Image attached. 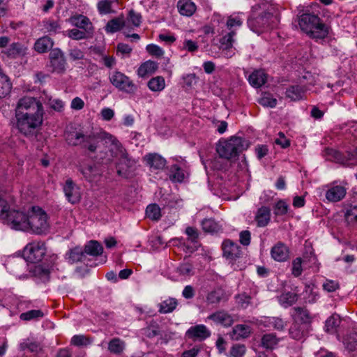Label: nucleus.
Here are the masks:
<instances>
[{
    "label": "nucleus",
    "instance_id": "obj_1",
    "mask_svg": "<svg viewBox=\"0 0 357 357\" xmlns=\"http://www.w3.org/2000/svg\"><path fill=\"white\" fill-rule=\"evenodd\" d=\"M66 139L68 144L72 146H80L82 149L90 153H95L100 142L110 144V152L113 157L117 158L119 162L116 164L117 174L121 176H126L129 167L130 160L125 149L119 141L104 130H79L66 134Z\"/></svg>",
    "mask_w": 357,
    "mask_h": 357
},
{
    "label": "nucleus",
    "instance_id": "obj_2",
    "mask_svg": "<svg viewBox=\"0 0 357 357\" xmlns=\"http://www.w3.org/2000/svg\"><path fill=\"white\" fill-rule=\"evenodd\" d=\"M43 115V106L39 100L30 96L20 98L15 108L17 129L25 135L33 133L42 125Z\"/></svg>",
    "mask_w": 357,
    "mask_h": 357
},
{
    "label": "nucleus",
    "instance_id": "obj_3",
    "mask_svg": "<svg viewBox=\"0 0 357 357\" xmlns=\"http://www.w3.org/2000/svg\"><path fill=\"white\" fill-rule=\"evenodd\" d=\"M298 24L303 32L315 40L324 39L330 31V27L323 23L318 15L310 13L299 17Z\"/></svg>",
    "mask_w": 357,
    "mask_h": 357
},
{
    "label": "nucleus",
    "instance_id": "obj_4",
    "mask_svg": "<svg viewBox=\"0 0 357 357\" xmlns=\"http://www.w3.org/2000/svg\"><path fill=\"white\" fill-rule=\"evenodd\" d=\"M28 224L26 231L38 235L46 234L50 229L48 215L39 206H33L29 211Z\"/></svg>",
    "mask_w": 357,
    "mask_h": 357
},
{
    "label": "nucleus",
    "instance_id": "obj_5",
    "mask_svg": "<svg viewBox=\"0 0 357 357\" xmlns=\"http://www.w3.org/2000/svg\"><path fill=\"white\" fill-rule=\"evenodd\" d=\"M247 142L240 137H231L228 140L220 141L216 150L220 158L230 160L247 149Z\"/></svg>",
    "mask_w": 357,
    "mask_h": 357
},
{
    "label": "nucleus",
    "instance_id": "obj_6",
    "mask_svg": "<svg viewBox=\"0 0 357 357\" xmlns=\"http://www.w3.org/2000/svg\"><path fill=\"white\" fill-rule=\"evenodd\" d=\"M46 253V247L44 242L33 241L26 245L24 249V259L31 263L40 261Z\"/></svg>",
    "mask_w": 357,
    "mask_h": 357
},
{
    "label": "nucleus",
    "instance_id": "obj_7",
    "mask_svg": "<svg viewBox=\"0 0 357 357\" xmlns=\"http://www.w3.org/2000/svg\"><path fill=\"white\" fill-rule=\"evenodd\" d=\"M110 82L120 91L134 93L137 90V86L125 74L119 71L113 72L109 77Z\"/></svg>",
    "mask_w": 357,
    "mask_h": 357
},
{
    "label": "nucleus",
    "instance_id": "obj_8",
    "mask_svg": "<svg viewBox=\"0 0 357 357\" xmlns=\"http://www.w3.org/2000/svg\"><path fill=\"white\" fill-rule=\"evenodd\" d=\"M28 220L29 212L25 214L22 211L13 208L4 222L15 230L26 231L29 225Z\"/></svg>",
    "mask_w": 357,
    "mask_h": 357
},
{
    "label": "nucleus",
    "instance_id": "obj_9",
    "mask_svg": "<svg viewBox=\"0 0 357 357\" xmlns=\"http://www.w3.org/2000/svg\"><path fill=\"white\" fill-rule=\"evenodd\" d=\"M325 197L330 202H337L342 200L347 194L344 184L334 181L326 186Z\"/></svg>",
    "mask_w": 357,
    "mask_h": 357
},
{
    "label": "nucleus",
    "instance_id": "obj_10",
    "mask_svg": "<svg viewBox=\"0 0 357 357\" xmlns=\"http://www.w3.org/2000/svg\"><path fill=\"white\" fill-rule=\"evenodd\" d=\"M50 68L51 71L59 74L66 70V61L63 53L59 48L51 50L50 54Z\"/></svg>",
    "mask_w": 357,
    "mask_h": 357
},
{
    "label": "nucleus",
    "instance_id": "obj_11",
    "mask_svg": "<svg viewBox=\"0 0 357 357\" xmlns=\"http://www.w3.org/2000/svg\"><path fill=\"white\" fill-rule=\"evenodd\" d=\"M63 190L66 199L71 204H75L80 201L81 192L79 188L71 178L66 179Z\"/></svg>",
    "mask_w": 357,
    "mask_h": 357
},
{
    "label": "nucleus",
    "instance_id": "obj_12",
    "mask_svg": "<svg viewBox=\"0 0 357 357\" xmlns=\"http://www.w3.org/2000/svg\"><path fill=\"white\" fill-rule=\"evenodd\" d=\"M8 271L20 280L28 278L26 273L28 270V264L24 259H17L8 264Z\"/></svg>",
    "mask_w": 357,
    "mask_h": 357
},
{
    "label": "nucleus",
    "instance_id": "obj_13",
    "mask_svg": "<svg viewBox=\"0 0 357 357\" xmlns=\"http://www.w3.org/2000/svg\"><path fill=\"white\" fill-rule=\"evenodd\" d=\"M68 22L79 29H83L88 33H94V27L90 20L83 15H75L68 20Z\"/></svg>",
    "mask_w": 357,
    "mask_h": 357
},
{
    "label": "nucleus",
    "instance_id": "obj_14",
    "mask_svg": "<svg viewBox=\"0 0 357 357\" xmlns=\"http://www.w3.org/2000/svg\"><path fill=\"white\" fill-rule=\"evenodd\" d=\"M185 335L193 341H202L210 337L211 332L206 326L199 324L189 328Z\"/></svg>",
    "mask_w": 357,
    "mask_h": 357
},
{
    "label": "nucleus",
    "instance_id": "obj_15",
    "mask_svg": "<svg viewBox=\"0 0 357 357\" xmlns=\"http://www.w3.org/2000/svg\"><path fill=\"white\" fill-rule=\"evenodd\" d=\"M146 165L153 170H161L166 165V160L158 153H151L146 154L144 158Z\"/></svg>",
    "mask_w": 357,
    "mask_h": 357
},
{
    "label": "nucleus",
    "instance_id": "obj_16",
    "mask_svg": "<svg viewBox=\"0 0 357 357\" xmlns=\"http://www.w3.org/2000/svg\"><path fill=\"white\" fill-rule=\"evenodd\" d=\"M271 257L277 261H285L289 259V250L282 242H278L271 250Z\"/></svg>",
    "mask_w": 357,
    "mask_h": 357
},
{
    "label": "nucleus",
    "instance_id": "obj_17",
    "mask_svg": "<svg viewBox=\"0 0 357 357\" xmlns=\"http://www.w3.org/2000/svg\"><path fill=\"white\" fill-rule=\"evenodd\" d=\"M223 256L228 259H236L241 255L240 246L230 240H225L222 245Z\"/></svg>",
    "mask_w": 357,
    "mask_h": 357
},
{
    "label": "nucleus",
    "instance_id": "obj_18",
    "mask_svg": "<svg viewBox=\"0 0 357 357\" xmlns=\"http://www.w3.org/2000/svg\"><path fill=\"white\" fill-rule=\"evenodd\" d=\"M207 318L215 324H220L225 327L231 326L234 321L232 316L225 310L217 311L210 314Z\"/></svg>",
    "mask_w": 357,
    "mask_h": 357
},
{
    "label": "nucleus",
    "instance_id": "obj_19",
    "mask_svg": "<svg viewBox=\"0 0 357 357\" xmlns=\"http://www.w3.org/2000/svg\"><path fill=\"white\" fill-rule=\"evenodd\" d=\"M236 35V32L234 30H231V31H228L222 38L220 39V44L222 47V50L224 52L225 56L229 58L231 57L234 52L231 50L233 47V43H234V36Z\"/></svg>",
    "mask_w": 357,
    "mask_h": 357
},
{
    "label": "nucleus",
    "instance_id": "obj_20",
    "mask_svg": "<svg viewBox=\"0 0 357 357\" xmlns=\"http://www.w3.org/2000/svg\"><path fill=\"white\" fill-rule=\"evenodd\" d=\"M158 68V64L151 60L142 63L137 70V75L139 77H146L153 75Z\"/></svg>",
    "mask_w": 357,
    "mask_h": 357
},
{
    "label": "nucleus",
    "instance_id": "obj_21",
    "mask_svg": "<svg viewBox=\"0 0 357 357\" xmlns=\"http://www.w3.org/2000/svg\"><path fill=\"white\" fill-rule=\"evenodd\" d=\"M3 53L11 59H16L26 54V47L20 43H13Z\"/></svg>",
    "mask_w": 357,
    "mask_h": 357
},
{
    "label": "nucleus",
    "instance_id": "obj_22",
    "mask_svg": "<svg viewBox=\"0 0 357 357\" xmlns=\"http://www.w3.org/2000/svg\"><path fill=\"white\" fill-rule=\"evenodd\" d=\"M294 322L301 324H309L312 321V317L305 307H294L292 314Z\"/></svg>",
    "mask_w": 357,
    "mask_h": 357
},
{
    "label": "nucleus",
    "instance_id": "obj_23",
    "mask_svg": "<svg viewBox=\"0 0 357 357\" xmlns=\"http://www.w3.org/2000/svg\"><path fill=\"white\" fill-rule=\"evenodd\" d=\"M255 220L259 227H266L271 220V210L266 206L259 208L255 215Z\"/></svg>",
    "mask_w": 357,
    "mask_h": 357
},
{
    "label": "nucleus",
    "instance_id": "obj_24",
    "mask_svg": "<svg viewBox=\"0 0 357 357\" xmlns=\"http://www.w3.org/2000/svg\"><path fill=\"white\" fill-rule=\"evenodd\" d=\"M178 304L176 298L168 297L158 305V312L160 314L171 313L176 308Z\"/></svg>",
    "mask_w": 357,
    "mask_h": 357
},
{
    "label": "nucleus",
    "instance_id": "obj_25",
    "mask_svg": "<svg viewBox=\"0 0 357 357\" xmlns=\"http://www.w3.org/2000/svg\"><path fill=\"white\" fill-rule=\"evenodd\" d=\"M177 8L181 15L192 16L196 11V6L191 0H179Z\"/></svg>",
    "mask_w": 357,
    "mask_h": 357
},
{
    "label": "nucleus",
    "instance_id": "obj_26",
    "mask_svg": "<svg viewBox=\"0 0 357 357\" xmlns=\"http://www.w3.org/2000/svg\"><path fill=\"white\" fill-rule=\"evenodd\" d=\"M250 333V328L244 324L236 325L232 331L229 333L231 338L234 340H239L241 338H246Z\"/></svg>",
    "mask_w": 357,
    "mask_h": 357
},
{
    "label": "nucleus",
    "instance_id": "obj_27",
    "mask_svg": "<svg viewBox=\"0 0 357 357\" xmlns=\"http://www.w3.org/2000/svg\"><path fill=\"white\" fill-rule=\"evenodd\" d=\"M13 205V199L10 197H0V220L3 222L8 218L10 211H12L11 206Z\"/></svg>",
    "mask_w": 357,
    "mask_h": 357
},
{
    "label": "nucleus",
    "instance_id": "obj_28",
    "mask_svg": "<svg viewBox=\"0 0 357 357\" xmlns=\"http://www.w3.org/2000/svg\"><path fill=\"white\" fill-rule=\"evenodd\" d=\"M54 43L48 36L38 39L34 44V50L38 53H45L52 47Z\"/></svg>",
    "mask_w": 357,
    "mask_h": 357
},
{
    "label": "nucleus",
    "instance_id": "obj_29",
    "mask_svg": "<svg viewBox=\"0 0 357 357\" xmlns=\"http://www.w3.org/2000/svg\"><path fill=\"white\" fill-rule=\"evenodd\" d=\"M248 80L252 86L259 88L265 84L266 75L263 70H255L249 76Z\"/></svg>",
    "mask_w": 357,
    "mask_h": 357
},
{
    "label": "nucleus",
    "instance_id": "obj_30",
    "mask_svg": "<svg viewBox=\"0 0 357 357\" xmlns=\"http://www.w3.org/2000/svg\"><path fill=\"white\" fill-rule=\"evenodd\" d=\"M168 176L173 183H181L185 179L183 170L177 165H173L169 167Z\"/></svg>",
    "mask_w": 357,
    "mask_h": 357
},
{
    "label": "nucleus",
    "instance_id": "obj_31",
    "mask_svg": "<svg viewBox=\"0 0 357 357\" xmlns=\"http://www.w3.org/2000/svg\"><path fill=\"white\" fill-rule=\"evenodd\" d=\"M125 26V20L123 17H118L109 20L105 26V31L109 33H113Z\"/></svg>",
    "mask_w": 357,
    "mask_h": 357
},
{
    "label": "nucleus",
    "instance_id": "obj_32",
    "mask_svg": "<svg viewBox=\"0 0 357 357\" xmlns=\"http://www.w3.org/2000/svg\"><path fill=\"white\" fill-rule=\"evenodd\" d=\"M279 341L280 339L274 333H267L261 337V343L263 347L273 349L278 346Z\"/></svg>",
    "mask_w": 357,
    "mask_h": 357
},
{
    "label": "nucleus",
    "instance_id": "obj_33",
    "mask_svg": "<svg viewBox=\"0 0 357 357\" xmlns=\"http://www.w3.org/2000/svg\"><path fill=\"white\" fill-rule=\"evenodd\" d=\"M147 86L151 91L160 92L165 87V80L162 76H156L148 82Z\"/></svg>",
    "mask_w": 357,
    "mask_h": 357
},
{
    "label": "nucleus",
    "instance_id": "obj_34",
    "mask_svg": "<svg viewBox=\"0 0 357 357\" xmlns=\"http://www.w3.org/2000/svg\"><path fill=\"white\" fill-rule=\"evenodd\" d=\"M12 89V84L7 75L0 72V98L8 95Z\"/></svg>",
    "mask_w": 357,
    "mask_h": 357
},
{
    "label": "nucleus",
    "instance_id": "obj_35",
    "mask_svg": "<svg viewBox=\"0 0 357 357\" xmlns=\"http://www.w3.org/2000/svg\"><path fill=\"white\" fill-rule=\"evenodd\" d=\"M103 248L96 241H90L84 246V252L91 256H98L102 253Z\"/></svg>",
    "mask_w": 357,
    "mask_h": 357
},
{
    "label": "nucleus",
    "instance_id": "obj_36",
    "mask_svg": "<svg viewBox=\"0 0 357 357\" xmlns=\"http://www.w3.org/2000/svg\"><path fill=\"white\" fill-rule=\"evenodd\" d=\"M93 33H88L86 31L79 29H72L66 31V36L73 40H83L91 38Z\"/></svg>",
    "mask_w": 357,
    "mask_h": 357
},
{
    "label": "nucleus",
    "instance_id": "obj_37",
    "mask_svg": "<svg viewBox=\"0 0 357 357\" xmlns=\"http://www.w3.org/2000/svg\"><path fill=\"white\" fill-rule=\"evenodd\" d=\"M297 300V294L291 291L284 292L279 297L280 303L284 307L292 305Z\"/></svg>",
    "mask_w": 357,
    "mask_h": 357
},
{
    "label": "nucleus",
    "instance_id": "obj_38",
    "mask_svg": "<svg viewBox=\"0 0 357 357\" xmlns=\"http://www.w3.org/2000/svg\"><path fill=\"white\" fill-rule=\"evenodd\" d=\"M125 348V342L118 337L112 339L108 343V350L114 354H120Z\"/></svg>",
    "mask_w": 357,
    "mask_h": 357
},
{
    "label": "nucleus",
    "instance_id": "obj_39",
    "mask_svg": "<svg viewBox=\"0 0 357 357\" xmlns=\"http://www.w3.org/2000/svg\"><path fill=\"white\" fill-rule=\"evenodd\" d=\"M304 95V90L303 87L300 86H291L289 87L286 91V97L289 98L291 100H301Z\"/></svg>",
    "mask_w": 357,
    "mask_h": 357
},
{
    "label": "nucleus",
    "instance_id": "obj_40",
    "mask_svg": "<svg viewBox=\"0 0 357 357\" xmlns=\"http://www.w3.org/2000/svg\"><path fill=\"white\" fill-rule=\"evenodd\" d=\"M202 227L204 231L217 233L221 230V227L213 219H204L202 222Z\"/></svg>",
    "mask_w": 357,
    "mask_h": 357
},
{
    "label": "nucleus",
    "instance_id": "obj_41",
    "mask_svg": "<svg viewBox=\"0 0 357 357\" xmlns=\"http://www.w3.org/2000/svg\"><path fill=\"white\" fill-rule=\"evenodd\" d=\"M85 255L84 250H83L81 248L76 247L70 250L68 259L71 263L81 261L86 257Z\"/></svg>",
    "mask_w": 357,
    "mask_h": 357
},
{
    "label": "nucleus",
    "instance_id": "obj_42",
    "mask_svg": "<svg viewBox=\"0 0 357 357\" xmlns=\"http://www.w3.org/2000/svg\"><path fill=\"white\" fill-rule=\"evenodd\" d=\"M305 326V324L294 322L289 329L290 335L294 339H301L303 336Z\"/></svg>",
    "mask_w": 357,
    "mask_h": 357
},
{
    "label": "nucleus",
    "instance_id": "obj_43",
    "mask_svg": "<svg viewBox=\"0 0 357 357\" xmlns=\"http://www.w3.org/2000/svg\"><path fill=\"white\" fill-rule=\"evenodd\" d=\"M116 0H102L97 4L98 10L101 15H107L113 12L112 6Z\"/></svg>",
    "mask_w": 357,
    "mask_h": 357
},
{
    "label": "nucleus",
    "instance_id": "obj_44",
    "mask_svg": "<svg viewBox=\"0 0 357 357\" xmlns=\"http://www.w3.org/2000/svg\"><path fill=\"white\" fill-rule=\"evenodd\" d=\"M246 353V347L243 344H234L231 346L228 357H243Z\"/></svg>",
    "mask_w": 357,
    "mask_h": 357
},
{
    "label": "nucleus",
    "instance_id": "obj_45",
    "mask_svg": "<svg viewBox=\"0 0 357 357\" xmlns=\"http://www.w3.org/2000/svg\"><path fill=\"white\" fill-rule=\"evenodd\" d=\"M146 215L153 220H158L161 217L160 208L155 204H150L146 207Z\"/></svg>",
    "mask_w": 357,
    "mask_h": 357
},
{
    "label": "nucleus",
    "instance_id": "obj_46",
    "mask_svg": "<svg viewBox=\"0 0 357 357\" xmlns=\"http://www.w3.org/2000/svg\"><path fill=\"white\" fill-rule=\"evenodd\" d=\"M43 312L40 310H32L20 314V318L24 321H30L43 317Z\"/></svg>",
    "mask_w": 357,
    "mask_h": 357
},
{
    "label": "nucleus",
    "instance_id": "obj_47",
    "mask_svg": "<svg viewBox=\"0 0 357 357\" xmlns=\"http://www.w3.org/2000/svg\"><path fill=\"white\" fill-rule=\"evenodd\" d=\"M345 219L350 225L357 224V205L349 206L345 213Z\"/></svg>",
    "mask_w": 357,
    "mask_h": 357
},
{
    "label": "nucleus",
    "instance_id": "obj_48",
    "mask_svg": "<svg viewBox=\"0 0 357 357\" xmlns=\"http://www.w3.org/2000/svg\"><path fill=\"white\" fill-rule=\"evenodd\" d=\"M20 348L22 350L27 349L31 352H38L40 349V346L37 342L26 339L20 344Z\"/></svg>",
    "mask_w": 357,
    "mask_h": 357
},
{
    "label": "nucleus",
    "instance_id": "obj_49",
    "mask_svg": "<svg viewBox=\"0 0 357 357\" xmlns=\"http://www.w3.org/2000/svg\"><path fill=\"white\" fill-rule=\"evenodd\" d=\"M91 343L90 338L83 335H75L73 336L70 340V344L77 347L86 346Z\"/></svg>",
    "mask_w": 357,
    "mask_h": 357
},
{
    "label": "nucleus",
    "instance_id": "obj_50",
    "mask_svg": "<svg viewBox=\"0 0 357 357\" xmlns=\"http://www.w3.org/2000/svg\"><path fill=\"white\" fill-rule=\"evenodd\" d=\"M258 102L261 105L271 108L275 107L277 105V100L268 93H265Z\"/></svg>",
    "mask_w": 357,
    "mask_h": 357
},
{
    "label": "nucleus",
    "instance_id": "obj_51",
    "mask_svg": "<svg viewBox=\"0 0 357 357\" xmlns=\"http://www.w3.org/2000/svg\"><path fill=\"white\" fill-rule=\"evenodd\" d=\"M340 324V319L337 315L331 316L326 321L325 324L326 331L328 332H333L336 327Z\"/></svg>",
    "mask_w": 357,
    "mask_h": 357
},
{
    "label": "nucleus",
    "instance_id": "obj_52",
    "mask_svg": "<svg viewBox=\"0 0 357 357\" xmlns=\"http://www.w3.org/2000/svg\"><path fill=\"white\" fill-rule=\"evenodd\" d=\"M235 299L239 307L245 309L250 304L251 297L246 294H241L236 295Z\"/></svg>",
    "mask_w": 357,
    "mask_h": 357
},
{
    "label": "nucleus",
    "instance_id": "obj_53",
    "mask_svg": "<svg viewBox=\"0 0 357 357\" xmlns=\"http://www.w3.org/2000/svg\"><path fill=\"white\" fill-rule=\"evenodd\" d=\"M146 50L150 55L154 56L157 58L162 57L165 54L164 50L160 47L155 44L148 45L146 47Z\"/></svg>",
    "mask_w": 357,
    "mask_h": 357
},
{
    "label": "nucleus",
    "instance_id": "obj_54",
    "mask_svg": "<svg viewBox=\"0 0 357 357\" xmlns=\"http://www.w3.org/2000/svg\"><path fill=\"white\" fill-rule=\"evenodd\" d=\"M242 23L243 22L239 17H229L227 21V28L229 31L234 30L236 32V30L242 25Z\"/></svg>",
    "mask_w": 357,
    "mask_h": 357
},
{
    "label": "nucleus",
    "instance_id": "obj_55",
    "mask_svg": "<svg viewBox=\"0 0 357 357\" xmlns=\"http://www.w3.org/2000/svg\"><path fill=\"white\" fill-rule=\"evenodd\" d=\"M222 299V293L220 291H212L206 296V301L209 304H216L220 303Z\"/></svg>",
    "mask_w": 357,
    "mask_h": 357
},
{
    "label": "nucleus",
    "instance_id": "obj_56",
    "mask_svg": "<svg viewBox=\"0 0 357 357\" xmlns=\"http://www.w3.org/2000/svg\"><path fill=\"white\" fill-rule=\"evenodd\" d=\"M288 211V205L287 204L283 201H278L275 206L274 213L276 215H283L287 213Z\"/></svg>",
    "mask_w": 357,
    "mask_h": 357
},
{
    "label": "nucleus",
    "instance_id": "obj_57",
    "mask_svg": "<svg viewBox=\"0 0 357 357\" xmlns=\"http://www.w3.org/2000/svg\"><path fill=\"white\" fill-rule=\"evenodd\" d=\"M185 234L188 236V240L192 243H197L199 238V231L197 229L193 227H188L185 229Z\"/></svg>",
    "mask_w": 357,
    "mask_h": 357
},
{
    "label": "nucleus",
    "instance_id": "obj_58",
    "mask_svg": "<svg viewBox=\"0 0 357 357\" xmlns=\"http://www.w3.org/2000/svg\"><path fill=\"white\" fill-rule=\"evenodd\" d=\"M128 22H131L134 26H139L141 24L142 16L139 13L131 10L128 16Z\"/></svg>",
    "mask_w": 357,
    "mask_h": 357
},
{
    "label": "nucleus",
    "instance_id": "obj_59",
    "mask_svg": "<svg viewBox=\"0 0 357 357\" xmlns=\"http://www.w3.org/2000/svg\"><path fill=\"white\" fill-rule=\"evenodd\" d=\"M292 274L298 277L302 273V259L301 257L296 258L292 262Z\"/></svg>",
    "mask_w": 357,
    "mask_h": 357
},
{
    "label": "nucleus",
    "instance_id": "obj_60",
    "mask_svg": "<svg viewBox=\"0 0 357 357\" xmlns=\"http://www.w3.org/2000/svg\"><path fill=\"white\" fill-rule=\"evenodd\" d=\"M35 274L43 280H48L50 276V271L42 266H36L34 270Z\"/></svg>",
    "mask_w": 357,
    "mask_h": 357
},
{
    "label": "nucleus",
    "instance_id": "obj_61",
    "mask_svg": "<svg viewBox=\"0 0 357 357\" xmlns=\"http://www.w3.org/2000/svg\"><path fill=\"white\" fill-rule=\"evenodd\" d=\"M44 28L46 31L55 33L61 27L57 22L49 20L44 23Z\"/></svg>",
    "mask_w": 357,
    "mask_h": 357
},
{
    "label": "nucleus",
    "instance_id": "obj_62",
    "mask_svg": "<svg viewBox=\"0 0 357 357\" xmlns=\"http://www.w3.org/2000/svg\"><path fill=\"white\" fill-rule=\"evenodd\" d=\"M198 45L195 41L192 40L185 39L183 42V49L186 50L190 52H194L198 50Z\"/></svg>",
    "mask_w": 357,
    "mask_h": 357
},
{
    "label": "nucleus",
    "instance_id": "obj_63",
    "mask_svg": "<svg viewBox=\"0 0 357 357\" xmlns=\"http://www.w3.org/2000/svg\"><path fill=\"white\" fill-rule=\"evenodd\" d=\"M178 271L183 275H190L192 274V265L188 263H184L179 266Z\"/></svg>",
    "mask_w": 357,
    "mask_h": 357
},
{
    "label": "nucleus",
    "instance_id": "obj_64",
    "mask_svg": "<svg viewBox=\"0 0 357 357\" xmlns=\"http://www.w3.org/2000/svg\"><path fill=\"white\" fill-rule=\"evenodd\" d=\"M240 243L245 246H248L250 243L251 233L248 230H243L239 234Z\"/></svg>",
    "mask_w": 357,
    "mask_h": 357
}]
</instances>
